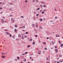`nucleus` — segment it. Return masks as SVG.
Wrapping results in <instances>:
<instances>
[{"label": "nucleus", "instance_id": "nucleus-5", "mask_svg": "<svg viewBox=\"0 0 63 63\" xmlns=\"http://www.w3.org/2000/svg\"><path fill=\"white\" fill-rule=\"evenodd\" d=\"M41 52L40 51H39L38 52V54H41Z\"/></svg>", "mask_w": 63, "mask_h": 63}, {"label": "nucleus", "instance_id": "nucleus-44", "mask_svg": "<svg viewBox=\"0 0 63 63\" xmlns=\"http://www.w3.org/2000/svg\"><path fill=\"white\" fill-rule=\"evenodd\" d=\"M33 2H35V0H33Z\"/></svg>", "mask_w": 63, "mask_h": 63}, {"label": "nucleus", "instance_id": "nucleus-47", "mask_svg": "<svg viewBox=\"0 0 63 63\" xmlns=\"http://www.w3.org/2000/svg\"><path fill=\"white\" fill-rule=\"evenodd\" d=\"M21 17H22V18H23L24 17H23V16H21Z\"/></svg>", "mask_w": 63, "mask_h": 63}, {"label": "nucleus", "instance_id": "nucleus-53", "mask_svg": "<svg viewBox=\"0 0 63 63\" xmlns=\"http://www.w3.org/2000/svg\"><path fill=\"white\" fill-rule=\"evenodd\" d=\"M10 5H13V3H11V4H10Z\"/></svg>", "mask_w": 63, "mask_h": 63}, {"label": "nucleus", "instance_id": "nucleus-50", "mask_svg": "<svg viewBox=\"0 0 63 63\" xmlns=\"http://www.w3.org/2000/svg\"><path fill=\"white\" fill-rule=\"evenodd\" d=\"M0 10H2V7H0Z\"/></svg>", "mask_w": 63, "mask_h": 63}, {"label": "nucleus", "instance_id": "nucleus-42", "mask_svg": "<svg viewBox=\"0 0 63 63\" xmlns=\"http://www.w3.org/2000/svg\"><path fill=\"white\" fill-rule=\"evenodd\" d=\"M43 44H46V43L45 42H43Z\"/></svg>", "mask_w": 63, "mask_h": 63}, {"label": "nucleus", "instance_id": "nucleus-30", "mask_svg": "<svg viewBox=\"0 0 63 63\" xmlns=\"http://www.w3.org/2000/svg\"><path fill=\"white\" fill-rule=\"evenodd\" d=\"M35 37H38V35H35Z\"/></svg>", "mask_w": 63, "mask_h": 63}, {"label": "nucleus", "instance_id": "nucleus-9", "mask_svg": "<svg viewBox=\"0 0 63 63\" xmlns=\"http://www.w3.org/2000/svg\"><path fill=\"white\" fill-rule=\"evenodd\" d=\"M41 3H42V4H46V3L44 2L43 1H41Z\"/></svg>", "mask_w": 63, "mask_h": 63}, {"label": "nucleus", "instance_id": "nucleus-29", "mask_svg": "<svg viewBox=\"0 0 63 63\" xmlns=\"http://www.w3.org/2000/svg\"><path fill=\"white\" fill-rule=\"evenodd\" d=\"M9 10L10 11H12V9L11 8H10Z\"/></svg>", "mask_w": 63, "mask_h": 63}, {"label": "nucleus", "instance_id": "nucleus-54", "mask_svg": "<svg viewBox=\"0 0 63 63\" xmlns=\"http://www.w3.org/2000/svg\"><path fill=\"white\" fill-rule=\"evenodd\" d=\"M2 18H3V19L5 18V17H4V16Z\"/></svg>", "mask_w": 63, "mask_h": 63}, {"label": "nucleus", "instance_id": "nucleus-43", "mask_svg": "<svg viewBox=\"0 0 63 63\" xmlns=\"http://www.w3.org/2000/svg\"><path fill=\"white\" fill-rule=\"evenodd\" d=\"M2 4L3 5H4V4H5V3L4 2H3L2 3Z\"/></svg>", "mask_w": 63, "mask_h": 63}, {"label": "nucleus", "instance_id": "nucleus-23", "mask_svg": "<svg viewBox=\"0 0 63 63\" xmlns=\"http://www.w3.org/2000/svg\"><path fill=\"white\" fill-rule=\"evenodd\" d=\"M45 50H47V49L46 47H45L44 48Z\"/></svg>", "mask_w": 63, "mask_h": 63}, {"label": "nucleus", "instance_id": "nucleus-59", "mask_svg": "<svg viewBox=\"0 0 63 63\" xmlns=\"http://www.w3.org/2000/svg\"><path fill=\"white\" fill-rule=\"evenodd\" d=\"M57 18V17L56 16L55 17V19H56V18Z\"/></svg>", "mask_w": 63, "mask_h": 63}, {"label": "nucleus", "instance_id": "nucleus-27", "mask_svg": "<svg viewBox=\"0 0 63 63\" xmlns=\"http://www.w3.org/2000/svg\"><path fill=\"white\" fill-rule=\"evenodd\" d=\"M23 27L24 29L25 28V26L24 25L23 26Z\"/></svg>", "mask_w": 63, "mask_h": 63}, {"label": "nucleus", "instance_id": "nucleus-58", "mask_svg": "<svg viewBox=\"0 0 63 63\" xmlns=\"http://www.w3.org/2000/svg\"><path fill=\"white\" fill-rule=\"evenodd\" d=\"M39 16H40V17H41V16H41V15H40Z\"/></svg>", "mask_w": 63, "mask_h": 63}, {"label": "nucleus", "instance_id": "nucleus-51", "mask_svg": "<svg viewBox=\"0 0 63 63\" xmlns=\"http://www.w3.org/2000/svg\"><path fill=\"white\" fill-rule=\"evenodd\" d=\"M40 12H42V10H40Z\"/></svg>", "mask_w": 63, "mask_h": 63}, {"label": "nucleus", "instance_id": "nucleus-14", "mask_svg": "<svg viewBox=\"0 0 63 63\" xmlns=\"http://www.w3.org/2000/svg\"><path fill=\"white\" fill-rule=\"evenodd\" d=\"M35 26V24H33L32 25V26L34 27Z\"/></svg>", "mask_w": 63, "mask_h": 63}, {"label": "nucleus", "instance_id": "nucleus-28", "mask_svg": "<svg viewBox=\"0 0 63 63\" xmlns=\"http://www.w3.org/2000/svg\"><path fill=\"white\" fill-rule=\"evenodd\" d=\"M23 28V27H20L19 28L21 29V28Z\"/></svg>", "mask_w": 63, "mask_h": 63}, {"label": "nucleus", "instance_id": "nucleus-64", "mask_svg": "<svg viewBox=\"0 0 63 63\" xmlns=\"http://www.w3.org/2000/svg\"><path fill=\"white\" fill-rule=\"evenodd\" d=\"M46 63H50L49 62L47 63V62Z\"/></svg>", "mask_w": 63, "mask_h": 63}, {"label": "nucleus", "instance_id": "nucleus-63", "mask_svg": "<svg viewBox=\"0 0 63 63\" xmlns=\"http://www.w3.org/2000/svg\"><path fill=\"white\" fill-rule=\"evenodd\" d=\"M36 50H38V48H36Z\"/></svg>", "mask_w": 63, "mask_h": 63}, {"label": "nucleus", "instance_id": "nucleus-39", "mask_svg": "<svg viewBox=\"0 0 63 63\" xmlns=\"http://www.w3.org/2000/svg\"><path fill=\"white\" fill-rule=\"evenodd\" d=\"M4 53H1V54L2 55H3V54H4Z\"/></svg>", "mask_w": 63, "mask_h": 63}, {"label": "nucleus", "instance_id": "nucleus-2", "mask_svg": "<svg viewBox=\"0 0 63 63\" xmlns=\"http://www.w3.org/2000/svg\"><path fill=\"white\" fill-rule=\"evenodd\" d=\"M22 37H21V38L22 39V40H24V37H23V35H22Z\"/></svg>", "mask_w": 63, "mask_h": 63}, {"label": "nucleus", "instance_id": "nucleus-38", "mask_svg": "<svg viewBox=\"0 0 63 63\" xmlns=\"http://www.w3.org/2000/svg\"><path fill=\"white\" fill-rule=\"evenodd\" d=\"M38 0H36V2H38Z\"/></svg>", "mask_w": 63, "mask_h": 63}, {"label": "nucleus", "instance_id": "nucleus-36", "mask_svg": "<svg viewBox=\"0 0 63 63\" xmlns=\"http://www.w3.org/2000/svg\"><path fill=\"white\" fill-rule=\"evenodd\" d=\"M17 57V59H19V58L18 57Z\"/></svg>", "mask_w": 63, "mask_h": 63}, {"label": "nucleus", "instance_id": "nucleus-25", "mask_svg": "<svg viewBox=\"0 0 63 63\" xmlns=\"http://www.w3.org/2000/svg\"><path fill=\"white\" fill-rule=\"evenodd\" d=\"M39 16V14H37L36 15V16Z\"/></svg>", "mask_w": 63, "mask_h": 63}, {"label": "nucleus", "instance_id": "nucleus-20", "mask_svg": "<svg viewBox=\"0 0 63 63\" xmlns=\"http://www.w3.org/2000/svg\"><path fill=\"white\" fill-rule=\"evenodd\" d=\"M15 27H17V26L16 25H15Z\"/></svg>", "mask_w": 63, "mask_h": 63}, {"label": "nucleus", "instance_id": "nucleus-6", "mask_svg": "<svg viewBox=\"0 0 63 63\" xmlns=\"http://www.w3.org/2000/svg\"><path fill=\"white\" fill-rule=\"evenodd\" d=\"M12 22L13 23H14L15 22V20H12Z\"/></svg>", "mask_w": 63, "mask_h": 63}, {"label": "nucleus", "instance_id": "nucleus-61", "mask_svg": "<svg viewBox=\"0 0 63 63\" xmlns=\"http://www.w3.org/2000/svg\"><path fill=\"white\" fill-rule=\"evenodd\" d=\"M57 63H59V62H57Z\"/></svg>", "mask_w": 63, "mask_h": 63}, {"label": "nucleus", "instance_id": "nucleus-10", "mask_svg": "<svg viewBox=\"0 0 63 63\" xmlns=\"http://www.w3.org/2000/svg\"><path fill=\"white\" fill-rule=\"evenodd\" d=\"M40 7L42 8H43V5H40Z\"/></svg>", "mask_w": 63, "mask_h": 63}, {"label": "nucleus", "instance_id": "nucleus-22", "mask_svg": "<svg viewBox=\"0 0 63 63\" xmlns=\"http://www.w3.org/2000/svg\"><path fill=\"white\" fill-rule=\"evenodd\" d=\"M14 31L15 32H16V29H15L14 30Z\"/></svg>", "mask_w": 63, "mask_h": 63}, {"label": "nucleus", "instance_id": "nucleus-4", "mask_svg": "<svg viewBox=\"0 0 63 63\" xmlns=\"http://www.w3.org/2000/svg\"><path fill=\"white\" fill-rule=\"evenodd\" d=\"M6 35H9V34H10V33H9V32H6Z\"/></svg>", "mask_w": 63, "mask_h": 63}, {"label": "nucleus", "instance_id": "nucleus-21", "mask_svg": "<svg viewBox=\"0 0 63 63\" xmlns=\"http://www.w3.org/2000/svg\"><path fill=\"white\" fill-rule=\"evenodd\" d=\"M43 11H44V12H46V11H47V10L45 9H44Z\"/></svg>", "mask_w": 63, "mask_h": 63}, {"label": "nucleus", "instance_id": "nucleus-8", "mask_svg": "<svg viewBox=\"0 0 63 63\" xmlns=\"http://www.w3.org/2000/svg\"><path fill=\"white\" fill-rule=\"evenodd\" d=\"M18 36L19 38H21V35H20V34H19L18 35Z\"/></svg>", "mask_w": 63, "mask_h": 63}, {"label": "nucleus", "instance_id": "nucleus-12", "mask_svg": "<svg viewBox=\"0 0 63 63\" xmlns=\"http://www.w3.org/2000/svg\"><path fill=\"white\" fill-rule=\"evenodd\" d=\"M39 20L40 21H42V20H43V19L42 18H40Z\"/></svg>", "mask_w": 63, "mask_h": 63}, {"label": "nucleus", "instance_id": "nucleus-15", "mask_svg": "<svg viewBox=\"0 0 63 63\" xmlns=\"http://www.w3.org/2000/svg\"><path fill=\"white\" fill-rule=\"evenodd\" d=\"M26 61V59L25 58L24 59V61L25 62Z\"/></svg>", "mask_w": 63, "mask_h": 63}, {"label": "nucleus", "instance_id": "nucleus-16", "mask_svg": "<svg viewBox=\"0 0 63 63\" xmlns=\"http://www.w3.org/2000/svg\"><path fill=\"white\" fill-rule=\"evenodd\" d=\"M33 45H35V42L33 41V42L32 43Z\"/></svg>", "mask_w": 63, "mask_h": 63}, {"label": "nucleus", "instance_id": "nucleus-31", "mask_svg": "<svg viewBox=\"0 0 63 63\" xmlns=\"http://www.w3.org/2000/svg\"><path fill=\"white\" fill-rule=\"evenodd\" d=\"M4 31H6V32L8 31V30H6V29L5 30H4Z\"/></svg>", "mask_w": 63, "mask_h": 63}, {"label": "nucleus", "instance_id": "nucleus-32", "mask_svg": "<svg viewBox=\"0 0 63 63\" xmlns=\"http://www.w3.org/2000/svg\"><path fill=\"white\" fill-rule=\"evenodd\" d=\"M42 14H44V11H42Z\"/></svg>", "mask_w": 63, "mask_h": 63}, {"label": "nucleus", "instance_id": "nucleus-35", "mask_svg": "<svg viewBox=\"0 0 63 63\" xmlns=\"http://www.w3.org/2000/svg\"><path fill=\"white\" fill-rule=\"evenodd\" d=\"M12 38H13L14 39H15V36H13Z\"/></svg>", "mask_w": 63, "mask_h": 63}, {"label": "nucleus", "instance_id": "nucleus-24", "mask_svg": "<svg viewBox=\"0 0 63 63\" xmlns=\"http://www.w3.org/2000/svg\"><path fill=\"white\" fill-rule=\"evenodd\" d=\"M16 41H19V39H16Z\"/></svg>", "mask_w": 63, "mask_h": 63}, {"label": "nucleus", "instance_id": "nucleus-18", "mask_svg": "<svg viewBox=\"0 0 63 63\" xmlns=\"http://www.w3.org/2000/svg\"><path fill=\"white\" fill-rule=\"evenodd\" d=\"M39 29H42V27H40L39 28Z\"/></svg>", "mask_w": 63, "mask_h": 63}, {"label": "nucleus", "instance_id": "nucleus-34", "mask_svg": "<svg viewBox=\"0 0 63 63\" xmlns=\"http://www.w3.org/2000/svg\"><path fill=\"white\" fill-rule=\"evenodd\" d=\"M33 18L34 19H35V16L33 17Z\"/></svg>", "mask_w": 63, "mask_h": 63}, {"label": "nucleus", "instance_id": "nucleus-13", "mask_svg": "<svg viewBox=\"0 0 63 63\" xmlns=\"http://www.w3.org/2000/svg\"><path fill=\"white\" fill-rule=\"evenodd\" d=\"M59 62H63V61L61 60H60L59 61Z\"/></svg>", "mask_w": 63, "mask_h": 63}, {"label": "nucleus", "instance_id": "nucleus-52", "mask_svg": "<svg viewBox=\"0 0 63 63\" xmlns=\"http://www.w3.org/2000/svg\"><path fill=\"white\" fill-rule=\"evenodd\" d=\"M25 54H27V52H25Z\"/></svg>", "mask_w": 63, "mask_h": 63}, {"label": "nucleus", "instance_id": "nucleus-55", "mask_svg": "<svg viewBox=\"0 0 63 63\" xmlns=\"http://www.w3.org/2000/svg\"><path fill=\"white\" fill-rule=\"evenodd\" d=\"M10 16H13L12 15H10Z\"/></svg>", "mask_w": 63, "mask_h": 63}, {"label": "nucleus", "instance_id": "nucleus-40", "mask_svg": "<svg viewBox=\"0 0 63 63\" xmlns=\"http://www.w3.org/2000/svg\"><path fill=\"white\" fill-rule=\"evenodd\" d=\"M43 7H46V6L45 5H43Z\"/></svg>", "mask_w": 63, "mask_h": 63}, {"label": "nucleus", "instance_id": "nucleus-57", "mask_svg": "<svg viewBox=\"0 0 63 63\" xmlns=\"http://www.w3.org/2000/svg\"><path fill=\"white\" fill-rule=\"evenodd\" d=\"M61 19H60L59 20V21H61Z\"/></svg>", "mask_w": 63, "mask_h": 63}, {"label": "nucleus", "instance_id": "nucleus-37", "mask_svg": "<svg viewBox=\"0 0 63 63\" xmlns=\"http://www.w3.org/2000/svg\"><path fill=\"white\" fill-rule=\"evenodd\" d=\"M5 57V56H3L2 57V58H4Z\"/></svg>", "mask_w": 63, "mask_h": 63}, {"label": "nucleus", "instance_id": "nucleus-49", "mask_svg": "<svg viewBox=\"0 0 63 63\" xmlns=\"http://www.w3.org/2000/svg\"><path fill=\"white\" fill-rule=\"evenodd\" d=\"M30 47V46L28 45L27 46V47Z\"/></svg>", "mask_w": 63, "mask_h": 63}, {"label": "nucleus", "instance_id": "nucleus-1", "mask_svg": "<svg viewBox=\"0 0 63 63\" xmlns=\"http://www.w3.org/2000/svg\"><path fill=\"white\" fill-rule=\"evenodd\" d=\"M1 22H2V23H4V20L2 19H1Z\"/></svg>", "mask_w": 63, "mask_h": 63}, {"label": "nucleus", "instance_id": "nucleus-11", "mask_svg": "<svg viewBox=\"0 0 63 63\" xmlns=\"http://www.w3.org/2000/svg\"><path fill=\"white\" fill-rule=\"evenodd\" d=\"M55 51H56L57 53V52L58 51V50L57 49H56L55 50Z\"/></svg>", "mask_w": 63, "mask_h": 63}, {"label": "nucleus", "instance_id": "nucleus-45", "mask_svg": "<svg viewBox=\"0 0 63 63\" xmlns=\"http://www.w3.org/2000/svg\"><path fill=\"white\" fill-rule=\"evenodd\" d=\"M24 37L25 38H26V37H27V36L25 35V36Z\"/></svg>", "mask_w": 63, "mask_h": 63}, {"label": "nucleus", "instance_id": "nucleus-7", "mask_svg": "<svg viewBox=\"0 0 63 63\" xmlns=\"http://www.w3.org/2000/svg\"><path fill=\"white\" fill-rule=\"evenodd\" d=\"M46 60H49V58L47 57L46 58Z\"/></svg>", "mask_w": 63, "mask_h": 63}, {"label": "nucleus", "instance_id": "nucleus-48", "mask_svg": "<svg viewBox=\"0 0 63 63\" xmlns=\"http://www.w3.org/2000/svg\"><path fill=\"white\" fill-rule=\"evenodd\" d=\"M10 37H12V35L11 34H10Z\"/></svg>", "mask_w": 63, "mask_h": 63}, {"label": "nucleus", "instance_id": "nucleus-60", "mask_svg": "<svg viewBox=\"0 0 63 63\" xmlns=\"http://www.w3.org/2000/svg\"><path fill=\"white\" fill-rule=\"evenodd\" d=\"M22 55H25V54H23Z\"/></svg>", "mask_w": 63, "mask_h": 63}, {"label": "nucleus", "instance_id": "nucleus-19", "mask_svg": "<svg viewBox=\"0 0 63 63\" xmlns=\"http://www.w3.org/2000/svg\"><path fill=\"white\" fill-rule=\"evenodd\" d=\"M30 41H32V38L31 39L29 40Z\"/></svg>", "mask_w": 63, "mask_h": 63}, {"label": "nucleus", "instance_id": "nucleus-62", "mask_svg": "<svg viewBox=\"0 0 63 63\" xmlns=\"http://www.w3.org/2000/svg\"><path fill=\"white\" fill-rule=\"evenodd\" d=\"M15 61H17V59H15Z\"/></svg>", "mask_w": 63, "mask_h": 63}, {"label": "nucleus", "instance_id": "nucleus-26", "mask_svg": "<svg viewBox=\"0 0 63 63\" xmlns=\"http://www.w3.org/2000/svg\"><path fill=\"white\" fill-rule=\"evenodd\" d=\"M40 10V8H37V10Z\"/></svg>", "mask_w": 63, "mask_h": 63}, {"label": "nucleus", "instance_id": "nucleus-17", "mask_svg": "<svg viewBox=\"0 0 63 63\" xmlns=\"http://www.w3.org/2000/svg\"><path fill=\"white\" fill-rule=\"evenodd\" d=\"M61 47H62V46H63V44H61Z\"/></svg>", "mask_w": 63, "mask_h": 63}, {"label": "nucleus", "instance_id": "nucleus-41", "mask_svg": "<svg viewBox=\"0 0 63 63\" xmlns=\"http://www.w3.org/2000/svg\"><path fill=\"white\" fill-rule=\"evenodd\" d=\"M28 33V32H26V34H27Z\"/></svg>", "mask_w": 63, "mask_h": 63}, {"label": "nucleus", "instance_id": "nucleus-56", "mask_svg": "<svg viewBox=\"0 0 63 63\" xmlns=\"http://www.w3.org/2000/svg\"><path fill=\"white\" fill-rule=\"evenodd\" d=\"M54 10H55V11H56V9L55 8V9H54Z\"/></svg>", "mask_w": 63, "mask_h": 63}, {"label": "nucleus", "instance_id": "nucleus-33", "mask_svg": "<svg viewBox=\"0 0 63 63\" xmlns=\"http://www.w3.org/2000/svg\"><path fill=\"white\" fill-rule=\"evenodd\" d=\"M56 37H58V35H57V34H56Z\"/></svg>", "mask_w": 63, "mask_h": 63}, {"label": "nucleus", "instance_id": "nucleus-46", "mask_svg": "<svg viewBox=\"0 0 63 63\" xmlns=\"http://www.w3.org/2000/svg\"><path fill=\"white\" fill-rule=\"evenodd\" d=\"M25 3H26V2H27V0H26L25 1Z\"/></svg>", "mask_w": 63, "mask_h": 63}, {"label": "nucleus", "instance_id": "nucleus-3", "mask_svg": "<svg viewBox=\"0 0 63 63\" xmlns=\"http://www.w3.org/2000/svg\"><path fill=\"white\" fill-rule=\"evenodd\" d=\"M35 26L37 28H38V24L37 23H35Z\"/></svg>", "mask_w": 63, "mask_h": 63}]
</instances>
